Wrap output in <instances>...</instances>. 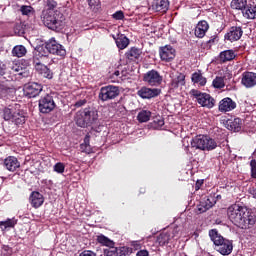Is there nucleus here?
<instances>
[{
	"label": "nucleus",
	"instance_id": "1",
	"mask_svg": "<svg viewBox=\"0 0 256 256\" xmlns=\"http://www.w3.org/2000/svg\"><path fill=\"white\" fill-rule=\"evenodd\" d=\"M228 219L239 229H248L251 212L239 204H233L227 209Z\"/></svg>",
	"mask_w": 256,
	"mask_h": 256
},
{
	"label": "nucleus",
	"instance_id": "2",
	"mask_svg": "<svg viewBox=\"0 0 256 256\" xmlns=\"http://www.w3.org/2000/svg\"><path fill=\"white\" fill-rule=\"evenodd\" d=\"M97 242L104 247H108L103 250L104 256H129L133 253L131 247H115V242L103 234L97 236Z\"/></svg>",
	"mask_w": 256,
	"mask_h": 256
},
{
	"label": "nucleus",
	"instance_id": "3",
	"mask_svg": "<svg viewBox=\"0 0 256 256\" xmlns=\"http://www.w3.org/2000/svg\"><path fill=\"white\" fill-rule=\"evenodd\" d=\"M42 21L48 29L51 31H63L65 29V16L59 10L55 11H43Z\"/></svg>",
	"mask_w": 256,
	"mask_h": 256
},
{
	"label": "nucleus",
	"instance_id": "4",
	"mask_svg": "<svg viewBox=\"0 0 256 256\" xmlns=\"http://www.w3.org/2000/svg\"><path fill=\"white\" fill-rule=\"evenodd\" d=\"M78 127H91L99 122V111L95 107H86L78 111L74 119Z\"/></svg>",
	"mask_w": 256,
	"mask_h": 256
},
{
	"label": "nucleus",
	"instance_id": "5",
	"mask_svg": "<svg viewBox=\"0 0 256 256\" xmlns=\"http://www.w3.org/2000/svg\"><path fill=\"white\" fill-rule=\"evenodd\" d=\"M209 237L211 241H213L215 249L218 251V253H220V255L227 256L233 253V241L221 236L217 230H210Z\"/></svg>",
	"mask_w": 256,
	"mask_h": 256
},
{
	"label": "nucleus",
	"instance_id": "6",
	"mask_svg": "<svg viewBox=\"0 0 256 256\" xmlns=\"http://www.w3.org/2000/svg\"><path fill=\"white\" fill-rule=\"evenodd\" d=\"M45 57H49V54L45 52V48L39 47L34 53L33 63L36 71L45 77V79H53V71L49 69L46 65H44L41 60L45 59Z\"/></svg>",
	"mask_w": 256,
	"mask_h": 256
},
{
	"label": "nucleus",
	"instance_id": "7",
	"mask_svg": "<svg viewBox=\"0 0 256 256\" xmlns=\"http://www.w3.org/2000/svg\"><path fill=\"white\" fill-rule=\"evenodd\" d=\"M191 147L200 151H215L219 147V142L209 135L200 134L191 140Z\"/></svg>",
	"mask_w": 256,
	"mask_h": 256
},
{
	"label": "nucleus",
	"instance_id": "8",
	"mask_svg": "<svg viewBox=\"0 0 256 256\" xmlns=\"http://www.w3.org/2000/svg\"><path fill=\"white\" fill-rule=\"evenodd\" d=\"M190 95H192V97H195L197 103H199L201 107H207V109H213V107H215V99L211 97L210 94L203 93L196 89H192L190 91Z\"/></svg>",
	"mask_w": 256,
	"mask_h": 256
},
{
	"label": "nucleus",
	"instance_id": "9",
	"mask_svg": "<svg viewBox=\"0 0 256 256\" xmlns=\"http://www.w3.org/2000/svg\"><path fill=\"white\" fill-rule=\"evenodd\" d=\"M121 95V90L118 86L107 85L100 89L98 99L105 103V101H111V99H115Z\"/></svg>",
	"mask_w": 256,
	"mask_h": 256
},
{
	"label": "nucleus",
	"instance_id": "10",
	"mask_svg": "<svg viewBox=\"0 0 256 256\" xmlns=\"http://www.w3.org/2000/svg\"><path fill=\"white\" fill-rule=\"evenodd\" d=\"M44 46L48 55H57L58 57H65V55H67V50H65V47L57 42L55 38L49 39L47 42H45Z\"/></svg>",
	"mask_w": 256,
	"mask_h": 256
},
{
	"label": "nucleus",
	"instance_id": "11",
	"mask_svg": "<svg viewBox=\"0 0 256 256\" xmlns=\"http://www.w3.org/2000/svg\"><path fill=\"white\" fill-rule=\"evenodd\" d=\"M57 107L55 104V100L53 99V94H44L39 99L38 109L40 113L46 115L47 113H51Z\"/></svg>",
	"mask_w": 256,
	"mask_h": 256
},
{
	"label": "nucleus",
	"instance_id": "12",
	"mask_svg": "<svg viewBox=\"0 0 256 256\" xmlns=\"http://www.w3.org/2000/svg\"><path fill=\"white\" fill-rule=\"evenodd\" d=\"M143 81L151 87H159L163 83V76H161L159 71L152 69L144 74Z\"/></svg>",
	"mask_w": 256,
	"mask_h": 256
},
{
	"label": "nucleus",
	"instance_id": "13",
	"mask_svg": "<svg viewBox=\"0 0 256 256\" xmlns=\"http://www.w3.org/2000/svg\"><path fill=\"white\" fill-rule=\"evenodd\" d=\"M41 93H43V85L37 82H30L24 87V95L28 97V99L39 97Z\"/></svg>",
	"mask_w": 256,
	"mask_h": 256
},
{
	"label": "nucleus",
	"instance_id": "14",
	"mask_svg": "<svg viewBox=\"0 0 256 256\" xmlns=\"http://www.w3.org/2000/svg\"><path fill=\"white\" fill-rule=\"evenodd\" d=\"M175 48L171 45H165L159 48V56L161 61H165V63H171L173 59H175Z\"/></svg>",
	"mask_w": 256,
	"mask_h": 256
},
{
	"label": "nucleus",
	"instance_id": "15",
	"mask_svg": "<svg viewBox=\"0 0 256 256\" xmlns=\"http://www.w3.org/2000/svg\"><path fill=\"white\" fill-rule=\"evenodd\" d=\"M137 95L138 97H141V99H155V97L161 95V89L143 86L137 91Z\"/></svg>",
	"mask_w": 256,
	"mask_h": 256
},
{
	"label": "nucleus",
	"instance_id": "16",
	"mask_svg": "<svg viewBox=\"0 0 256 256\" xmlns=\"http://www.w3.org/2000/svg\"><path fill=\"white\" fill-rule=\"evenodd\" d=\"M243 37V27L232 26L229 28L228 32L225 34L224 39L230 41L231 43L239 41Z\"/></svg>",
	"mask_w": 256,
	"mask_h": 256
},
{
	"label": "nucleus",
	"instance_id": "17",
	"mask_svg": "<svg viewBox=\"0 0 256 256\" xmlns=\"http://www.w3.org/2000/svg\"><path fill=\"white\" fill-rule=\"evenodd\" d=\"M215 204V193H211L209 196L202 198L197 206V209L199 213H205L206 211H209V209H211V207H213Z\"/></svg>",
	"mask_w": 256,
	"mask_h": 256
},
{
	"label": "nucleus",
	"instance_id": "18",
	"mask_svg": "<svg viewBox=\"0 0 256 256\" xmlns=\"http://www.w3.org/2000/svg\"><path fill=\"white\" fill-rule=\"evenodd\" d=\"M3 167L10 173H15L21 167V162L15 156H8L3 161Z\"/></svg>",
	"mask_w": 256,
	"mask_h": 256
},
{
	"label": "nucleus",
	"instance_id": "19",
	"mask_svg": "<svg viewBox=\"0 0 256 256\" xmlns=\"http://www.w3.org/2000/svg\"><path fill=\"white\" fill-rule=\"evenodd\" d=\"M233 109H237V103L230 97H226L219 102L218 110L221 113H227L233 111Z\"/></svg>",
	"mask_w": 256,
	"mask_h": 256
},
{
	"label": "nucleus",
	"instance_id": "20",
	"mask_svg": "<svg viewBox=\"0 0 256 256\" xmlns=\"http://www.w3.org/2000/svg\"><path fill=\"white\" fill-rule=\"evenodd\" d=\"M143 55V50L137 47H131L126 53L125 58L128 63H137Z\"/></svg>",
	"mask_w": 256,
	"mask_h": 256
},
{
	"label": "nucleus",
	"instance_id": "21",
	"mask_svg": "<svg viewBox=\"0 0 256 256\" xmlns=\"http://www.w3.org/2000/svg\"><path fill=\"white\" fill-rule=\"evenodd\" d=\"M209 31V22L206 20H201L197 23L195 30H194V35L198 39H203L205 35H207V32Z\"/></svg>",
	"mask_w": 256,
	"mask_h": 256
},
{
	"label": "nucleus",
	"instance_id": "22",
	"mask_svg": "<svg viewBox=\"0 0 256 256\" xmlns=\"http://www.w3.org/2000/svg\"><path fill=\"white\" fill-rule=\"evenodd\" d=\"M241 83L246 89H251L256 85V73L255 72H244L242 74Z\"/></svg>",
	"mask_w": 256,
	"mask_h": 256
},
{
	"label": "nucleus",
	"instance_id": "23",
	"mask_svg": "<svg viewBox=\"0 0 256 256\" xmlns=\"http://www.w3.org/2000/svg\"><path fill=\"white\" fill-rule=\"evenodd\" d=\"M29 201L34 209H39V207H41V205L45 203V197H43V194H41L40 192L33 191L30 194Z\"/></svg>",
	"mask_w": 256,
	"mask_h": 256
},
{
	"label": "nucleus",
	"instance_id": "24",
	"mask_svg": "<svg viewBox=\"0 0 256 256\" xmlns=\"http://www.w3.org/2000/svg\"><path fill=\"white\" fill-rule=\"evenodd\" d=\"M191 81L194 85H199V87H205L207 85V78L203 76L201 70L192 73Z\"/></svg>",
	"mask_w": 256,
	"mask_h": 256
},
{
	"label": "nucleus",
	"instance_id": "25",
	"mask_svg": "<svg viewBox=\"0 0 256 256\" xmlns=\"http://www.w3.org/2000/svg\"><path fill=\"white\" fill-rule=\"evenodd\" d=\"M244 19H256V4H246L242 10Z\"/></svg>",
	"mask_w": 256,
	"mask_h": 256
},
{
	"label": "nucleus",
	"instance_id": "26",
	"mask_svg": "<svg viewBox=\"0 0 256 256\" xmlns=\"http://www.w3.org/2000/svg\"><path fill=\"white\" fill-rule=\"evenodd\" d=\"M185 86V74L178 72L171 80L172 89H179Z\"/></svg>",
	"mask_w": 256,
	"mask_h": 256
},
{
	"label": "nucleus",
	"instance_id": "27",
	"mask_svg": "<svg viewBox=\"0 0 256 256\" xmlns=\"http://www.w3.org/2000/svg\"><path fill=\"white\" fill-rule=\"evenodd\" d=\"M237 57V54H235V51L233 50H224L220 52L219 54V61L220 63H227L229 61H233Z\"/></svg>",
	"mask_w": 256,
	"mask_h": 256
},
{
	"label": "nucleus",
	"instance_id": "28",
	"mask_svg": "<svg viewBox=\"0 0 256 256\" xmlns=\"http://www.w3.org/2000/svg\"><path fill=\"white\" fill-rule=\"evenodd\" d=\"M13 88L9 85V80H0V99L7 97Z\"/></svg>",
	"mask_w": 256,
	"mask_h": 256
},
{
	"label": "nucleus",
	"instance_id": "29",
	"mask_svg": "<svg viewBox=\"0 0 256 256\" xmlns=\"http://www.w3.org/2000/svg\"><path fill=\"white\" fill-rule=\"evenodd\" d=\"M227 125L230 131H234V133H239V131H241L243 121L240 118H235L234 120H228Z\"/></svg>",
	"mask_w": 256,
	"mask_h": 256
},
{
	"label": "nucleus",
	"instance_id": "30",
	"mask_svg": "<svg viewBox=\"0 0 256 256\" xmlns=\"http://www.w3.org/2000/svg\"><path fill=\"white\" fill-rule=\"evenodd\" d=\"M17 219L7 218L5 221H0V229L2 231H7L8 229H13L17 225Z\"/></svg>",
	"mask_w": 256,
	"mask_h": 256
},
{
	"label": "nucleus",
	"instance_id": "31",
	"mask_svg": "<svg viewBox=\"0 0 256 256\" xmlns=\"http://www.w3.org/2000/svg\"><path fill=\"white\" fill-rule=\"evenodd\" d=\"M169 241H171V234L169 232H162L157 236L156 243H158L160 247H165V245H168Z\"/></svg>",
	"mask_w": 256,
	"mask_h": 256
},
{
	"label": "nucleus",
	"instance_id": "32",
	"mask_svg": "<svg viewBox=\"0 0 256 256\" xmlns=\"http://www.w3.org/2000/svg\"><path fill=\"white\" fill-rule=\"evenodd\" d=\"M115 42L118 49H127V47L129 46V38H127V36H125L124 34L119 35L115 39Z\"/></svg>",
	"mask_w": 256,
	"mask_h": 256
},
{
	"label": "nucleus",
	"instance_id": "33",
	"mask_svg": "<svg viewBox=\"0 0 256 256\" xmlns=\"http://www.w3.org/2000/svg\"><path fill=\"white\" fill-rule=\"evenodd\" d=\"M90 141H91V137L89 135H86L84 137V142L82 144H80V151L82 153H91V151H93V149L91 148V144H90Z\"/></svg>",
	"mask_w": 256,
	"mask_h": 256
},
{
	"label": "nucleus",
	"instance_id": "34",
	"mask_svg": "<svg viewBox=\"0 0 256 256\" xmlns=\"http://www.w3.org/2000/svg\"><path fill=\"white\" fill-rule=\"evenodd\" d=\"M13 57H25L27 55V48L23 45H17L12 49Z\"/></svg>",
	"mask_w": 256,
	"mask_h": 256
},
{
	"label": "nucleus",
	"instance_id": "35",
	"mask_svg": "<svg viewBox=\"0 0 256 256\" xmlns=\"http://www.w3.org/2000/svg\"><path fill=\"white\" fill-rule=\"evenodd\" d=\"M151 119V111L141 110L137 115V120L139 123H147Z\"/></svg>",
	"mask_w": 256,
	"mask_h": 256
},
{
	"label": "nucleus",
	"instance_id": "36",
	"mask_svg": "<svg viewBox=\"0 0 256 256\" xmlns=\"http://www.w3.org/2000/svg\"><path fill=\"white\" fill-rule=\"evenodd\" d=\"M247 6V0H232L230 7L231 9H236L238 11H243V9Z\"/></svg>",
	"mask_w": 256,
	"mask_h": 256
},
{
	"label": "nucleus",
	"instance_id": "37",
	"mask_svg": "<svg viewBox=\"0 0 256 256\" xmlns=\"http://www.w3.org/2000/svg\"><path fill=\"white\" fill-rule=\"evenodd\" d=\"M212 86L214 89H224L225 88V77L216 76L212 81Z\"/></svg>",
	"mask_w": 256,
	"mask_h": 256
},
{
	"label": "nucleus",
	"instance_id": "38",
	"mask_svg": "<svg viewBox=\"0 0 256 256\" xmlns=\"http://www.w3.org/2000/svg\"><path fill=\"white\" fill-rule=\"evenodd\" d=\"M15 110L13 107L11 108H4L3 109V119L4 121H13V117H15Z\"/></svg>",
	"mask_w": 256,
	"mask_h": 256
},
{
	"label": "nucleus",
	"instance_id": "39",
	"mask_svg": "<svg viewBox=\"0 0 256 256\" xmlns=\"http://www.w3.org/2000/svg\"><path fill=\"white\" fill-rule=\"evenodd\" d=\"M20 12L22 13V15H26V17H31L35 15V8H33L32 6L22 5L20 7Z\"/></svg>",
	"mask_w": 256,
	"mask_h": 256
},
{
	"label": "nucleus",
	"instance_id": "40",
	"mask_svg": "<svg viewBox=\"0 0 256 256\" xmlns=\"http://www.w3.org/2000/svg\"><path fill=\"white\" fill-rule=\"evenodd\" d=\"M156 9H157V11H162V13H165V11H168L169 0H160L159 2H157Z\"/></svg>",
	"mask_w": 256,
	"mask_h": 256
},
{
	"label": "nucleus",
	"instance_id": "41",
	"mask_svg": "<svg viewBox=\"0 0 256 256\" xmlns=\"http://www.w3.org/2000/svg\"><path fill=\"white\" fill-rule=\"evenodd\" d=\"M12 121L13 123H15V125H23L25 123V116L20 112H16V114H14Z\"/></svg>",
	"mask_w": 256,
	"mask_h": 256
},
{
	"label": "nucleus",
	"instance_id": "42",
	"mask_svg": "<svg viewBox=\"0 0 256 256\" xmlns=\"http://www.w3.org/2000/svg\"><path fill=\"white\" fill-rule=\"evenodd\" d=\"M154 129H161V127H163V125H165V120H163V117L161 116H156L153 120L152 123Z\"/></svg>",
	"mask_w": 256,
	"mask_h": 256
},
{
	"label": "nucleus",
	"instance_id": "43",
	"mask_svg": "<svg viewBox=\"0 0 256 256\" xmlns=\"http://www.w3.org/2000/svg\"><path fill=\"white\" fill-rule=\"evenodd\" d=\"M13 255V248L9 245H2L1 256H11Z\"/></svg>",
	"mask_w": 256,
	"mask_h": 256
},
{
	"label": "nucleus",
	"instance_id": "44",
	"mask_svg": "<svg viewBox=\"0 0 256 256\" xmlns=\"http://www.w3.org/2000/svg\"><path fill=\"white\" fill-rule=\"evenodd\" d=\"M46 10L43 11H55L57 9V1L55 0H47L46 1Z\"/></svg>",
	"mask_w": 256,
	"mask_h": 256
},
{
	"label": "nucleus",
	"instance_id": "45",
	"mask_svg": "<svg viewBox=\"0 0 256 256\" xmlns=\"http://www.w3.org/2000/svg\"><path fill=\"white\" fill-rule=\"evenodd\" d=\"M54 171L56 173H65V164H63V162H57L55 165H54Z\"/></svg>",
	"mask_w": 256,
	"mask_h": 256
},
{
	"label": "nucleus",
	"instance_id": "46",
	"mask_svg": "<svg viewBox=\"0 0 256 256\" xmlns=\"http://www.w3.org/2000/svg\"><path fill=\"white\" fill-rule=\"evenodd\" d=\"M113 19H115L116 21H123V19H125V14L123 13V11L119 10L116 11L113 15H112Z\"/></svg>",
	"mask_w": 256,
	"mask_h": 256
},
{
	"label": "nucleus",
	"instance_id": "47",
	"mask_svg": "<svg viewBox=\"0 0 256 256\" xmlns=\"http://www.w3.org/2000/svg\"><path fill=\"white\" fill-rule=\"evenodd\" d=\"M250 167H251V177L252 179H256V160L252 159L250 161Z\"/></svg>",
	"mask_w": 256,
	"mask_h": 256
},
{
	"label": "nucleus",
	"instance_id": "48",
	"mask_svg": "<svg viewBox=\"0 0 256 256\" xmlns=\"http://www.w3.org/2000/svg\"><path fill=\"white\" fill-rule=\"evenodd\" d=\"M7 73V64L0 60V77Z\"/></svg>",
	"mask_w": 256,
	"mask_h": 256
},
{
	"label": "nucleus",
	"instance_id": "49",
	"mask_svg": "<svg viewBox=\"0 0 256 256\" xmlns=\"http://www.w3.org/2000/svg\"><path fill=\"white\" fill-rule=\"evenodd\" d=\"M84 105H87V99L78 100L77 102H75L74 107H76V109H79V107H84Z\"/></svg>",
	"mask_w": 256,
	"mask_h": 256
},
{
	"label": "nucleus",
	"instance_id": "50",
	"mask_svg": "<svg viewBox=\"0 0 256 256\" xmlns=\"http://www.w3.org/2000/svg\"><path fill=\"white\" fill-rule=\"evenodd\" d=\"M79 256H97V254L91 250H84Z\"/></svg>",
	"mask_w": 256,
	"mask_h": 256
},
{
	"label": "nucleus",
	"instance_id": "51",
	"mask_svg": "<svg viewBox=\"0 0 256 256\" xmlns=\"http://www.w3.org/2000/svg\"><path fill=\"white\" fill-rule=\"evenodd\" d=\"M219 41V36L217 34L210 37L207 43H217Z\"/></svg>",
	"mask_w": 256,
	"mask_h": 256
},
{
	"label": "nucleus",
	"instance_id": "52",
	"mask_svg": "<svg viewBox=\"0 0 256 256\" xmlns=\"http://www.w3.org/2000/svg\"><path fill=\"white\" fill-rule=\"evenodd\" d=\"M203 186V180H197L195 184V191H199L201 187Z\"/></svg>",
	"mask_w": 256,
	"mask_h": 256
},
{
	"label": "nucleus",
	"instance_id": "53",
	"mask_svg": "<svg viewBox=\"0 0 256 256\" xmlns=\"http://www.w3.org/2000/svg\"><path fill=\"white\" fill-rule=\"evenodd\" d=\"M136 256H149V251H147V250H139L136 253Z\"/></svg>",
	"mask_w": 256,
	"mask_h": 256
},
{
	"label": "nucleus",
	"instance_id": "54",
	"mask_svg": "<svg viewBox=\"0 0 256 256\" xmlns=\"http://www.w3.org/2000/svg\"><path fill=\"white\" fill-rule=\"evenodd\" d=\"M97 3H99V0H88V5L91 8L95 7V5H97Z\"/></svg>",
	"mask_w": 256,
	"mask_h": 256
},
{
	"label": "nucleus",
	"instance_id": "55",
	"mask_svg": "<svg viewBox=\"0 0 256 256\" xmlns=\"http://www.w3.org/2000/svg\"><path fill=\"white\" fill-rule=\"evenodd\" d=\"M249 193L252 195L253 199H256V187H251Z\"/></svg>",
	"mask_w": 256,
	"mask_h": 256
},
{
	"label": "nucleus",
	"instance_id": "56",
	"mask_svg": "<svg viewBox=\"0 0 256 256\" xmlns=\"http://www.w3.org/2000/svg\"><path fill=\"white\" fill-rule=\"evenodd\" d=\"M132 247L134 251H138V249H141V244H139V242H132Z\"/></svg>",
	"mask_w": 256,
	"mask_h": 256
},
{
	"label": "nucleus",
	"instance_id": "57",
	"mask_svg": "<svg viewBox=\"0 0 256 256\" xmlns=\"http://www.w3.org/2000/svg\"><path fill=\"white\" fill-rule=\"evenodd\" d=\"M114 75H115L116 77H119V76L121 75V72H119V70H116V71L114 72Z\"/></svg>",
	"mask_w": 256,
	"mask_h": 256
},
{
	"label": "nucleus",
	"instance_id": "58",
	"mask_svg": "<svg viewBox=\"0 0 256 256\" xmlns=\"http://www.w3.org/2000/svg\"><path fill=\"white\" fill-rule=\"evenodd\" d=\"M217 199H221V195L215 194V201L217 202Z\"/></svg>",
	"mask_w": 256,
	"mask_h": 256
}]
</instances>
